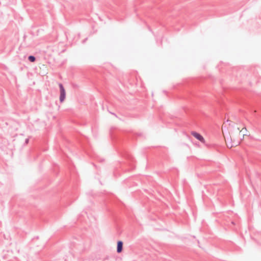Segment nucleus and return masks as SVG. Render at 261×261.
Wrapping results in <instances>:
<instances>
[{
  "label": "nucleus",
  "mask_w": 261,
  "mask_h": 261,
  "mask_svg": "<svg viewBox=\"0 0 261 261\" xmlns=\"http://www.w3.org/2000/svg\"><path fill=\"white\" fill-rule=\"evenodd\" d=\"M227 146L232 148L238 146L245 136H249L250 133L246 127L239 126L236 123L227 120L222 127Z\"/></svg>",
  "instance_id": "f257e3e1"
},
{
  "label": "nucleus",
  "mask_w": 261,
  "mask_h": 261,
  "mask_svg": "<svg viewBox=\"0 0 261 261\" xmlns=\"http://www.w3.org/2000/svg\"><path fill=\"white\" fill-rule=\"evenodd\" d=\"M60 91V101L61 102L64 101L66 97V91L64 89L63 85L62 84H60L59 85Z\"/></svg>",
  "instance_id": "f03ea898"
},
{
  "label": "nucleus",
  "mask_w": 261,
  "mask_h": 261,
  "mask_svg": "<svg viewBox=\"0 0 261 261\" xmlns=\"http://www.w3.org/2000/svg\"><path fill=\"white\" fill-rule=\"evenodd\" d=\"M192 135L195 138H196L197 139H198V140H199L200 141H201V142L202 143H204V139L203 138V137L199 134L196 133V132H192Z\"/></svg>",
  "instance_id": "7ed1b4c3"
},
{
  "label": "nucleus",
  "mask_w": 261,
  "mask_h": 261,
  "mask_svg": "<svg viewBox=\"0 0 261 261\" xmlns=\"http://www.w3.org/2000/svg\"><path fill=\"white\" fill-rule=\"evenodd\" d=\"M40 69L41 70V73L46 75L47 73V66L44 65L42 64L40 66Z\"/></svg>",
  "instance_id": "20e7f679"
},
{
  "label": "nucleus",
  "mask_w": 261,
  "mask_h": 261,
  "mask_svg": "<svg viewBox=\"0 0 261 261\" xmlns=\"http://www.w3.org/2000/svg\"><path fill=\"white\" fill-rule=\"evenodd\" d=\"M123 243L122 241H118L117 242V251L118 253L121 252L122 250Z\"/></svg>",
  "instance_id": "39448f33"
},
{
  "label": "nucleus",
  "mask_w": 261,
  "mask_h": 261,
  "mask_svg": "<svg viewBox=\"0 0 261 261\" xmlns=\"http://www.w3.org/2000/svg\"><path fill=\"white\" fill-rule=\"evenodd\" d=\"M29 60L32 62H33L35 61V58L34 56H30L29 57Z\"/></svg>",
  "instance_id": "423d86ee"
},
{
  "label": "nucleus",
  "mask_w": 261,
  "mask_h": 261,
  "mask_svg": "<svg viewBox=\"0 0 261 261\" xmlns=\"http://www.w3.org/2000/svg\"><path fill=\"white\" fill-rule=\"evenodd\" d=\"M28 140L27 139V140H26V142H27V143H28Z\"/></svg>",
  "instance_id": "0eeeda50"
}]
</instances>
